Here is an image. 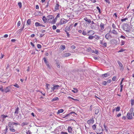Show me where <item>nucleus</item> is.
Segmentation results:
<instances>
[{
	"instance_id": "603ef678",
	"label": "nucleus",
	"mask_w": 134,
	"mask_h": 134,
	"mask_svg": "<svg viewBox=\"0 0 134 134\" xmlns=\"http://www.w3.org/2000/svg\"><path fill=\"white\" fill-rule=\"evenodd\" d=\"M96 8L98 10V12H99V13H100L101 10L99 8V7H97Z\"/></svg>"
},
{
	"instance_id": "37998d69",
	"label": "nucleus",
	"mask_w": 134,
	"mask_h": 134,
	"mask_svg": "<svg viewBox=\"0 0 134 134\" xmlns=\"http://www.w3.org/2000/svg\"><path fill=\"white\" fill-rule=\"evenodd\" d=\"M18 5L19 7L20 8H21L22 7V3L21 2H19L18 3Z\"/></svg>"
},
{
	"instance_id": "7ed1b4c3",
	"label": "nucleus",
	"mask_w": 134,
	"mask_h": 134,
	"mask_svg": "<svg viewBox=\"0 0 134 134\" xmlns=\"http://www.w3.org/2000/svg\"><path fill=\"white\" fill-rule=\"evenodd\" d=\"M110 75V72H108L106 73L102 74L101 75V77L103 78H104V77H108Z\"/></svg>"
},
{
	"instance_id": "a211bd4d",
	"label": "nucleus",
	"mask_w": 134,
	"mask_h": 134,
	"mask_svg": "<svg viewBox=\"0 0 134 134\" xmlns=\"http://www.w3.org/2000/svg\"><path fill=\"white\" fill-rule=\"evenodd\" d=\"M111 33L115 35H117L118 34V32L114 29L112 30Z\"/></svg>"
},
{
	"instance_id": "9d476101",
	"label": "nucleus",
	"mask_w": 134,
	"mask_h": 134,
	"mask_svg": "<svg viewBox=\"0 0 134 134\" xmlns=\"http://www.w3.org/2000/svg\"><path fill=\"white\" fill-rule=\"evenodd\" d=\"M10 87L8 86L4 89V91L6 93H7L8 92H9L10 91Z\"/></svg>"
},
{
	"instance_id": "f257e3e1",
	"label": "nucleus",
	"mask_w": 134,
	"mask_h": 134,
	"mask_svg": "<svg viewBox=\"0 0 134 134\" xmlns=\"http://www.w3.org/2000/svg\"><path fill=\"white\" fill-rule=\"evenodd\" d=\"M132 29V27L130 26L129 24L126 23L123 24V29L126 32H130Z\"/></svg>"
},
{
	"instance_id": "bf43d9fd",
	"label": "nucleus",
	"mask_w": 134,
	"mask_h": 134,
	"mask_svg": "<svg viewBox=\"0 0 134 134\" xmlns=\"http://www.w3.org/2000/svg\"><path fill=\"white\" fill-rule=\"evenodd\" d=\"M1 116L3 118H4L6 117H7L8 116L7 115H1Z\"/></svg>"
},
{
	"instance_id": "09e8293b",
	"label": "nucleus",
	"mask_w": 134,
	"mask_h": 134,
	"mask_svg": "<svg viewBox=\"0 0 134 134\" xmlns=\"http://www.w3.org/2000/svg\"><path fill=\"white\" fill-rule=\"evenodd\" d=\"M91 48L90 47H89L87 48L86 51L88 52H89L91 51Z\"/></svg>"
},
{
	"instance_id": "58836bf2",
	"label": "nucleus",
	"mask_w": 134,
	"mask_h": 134,
	"mask_svg": "<svg viewBox=\"0 0 134 134\" xmlns=\"http://www.w3.org/2000/svg\"><path fill=\"white\" fill-rule=\"evenodd\" d=\"M131 106L134 105V100L133 99H131Z\"/></svg>"
},
{
	"instance_id": "6e6552de",
	"label": "nucleus",
	"mask_w": 134,
	"mask_h": 134,
	"mask_svg": "<svg viewBox=\"0 0 134 134\" xmlns=\"http://www.w3.org/2000/svg\"><path fill=\"white\" fill-rule=\"evenodd\" d=\"M84 20L87 23H91V20L89 18H87V17H85Z\"/></svg>"
},
{
	"instance_id": "8fccbe9b",
	"label": "nucleus",
	"mask_w": 134,
	"mask_h": 134,
	"mask_svg": "<svg viewBox=\"0 0 134 134\" xmlns=\"http://www.w3.org/2000/svg\"><path fill=\"white\" fill-rule=\"evenodd\" d=\"M120 110V107H118L116 108V111H119Z\"/></svg>"
},
{
	"instance_id": "393cba45",
	"label": "nucleus",
	"mask_w": 134,
	"mask_h": 134,
	"mask_svg": "<svg viewBox=\"0 0 134 134\" xmlns=\"http://www.w3.org/2000/svg\"><path fill=\"white\" fill-rule=\"evenodd\" d=\"M59 99L58 97H56L52 99V101L53 102L56 100H58Z\"/></svg>"
},
{
	"instance_id": "4d7b16f0",
	"label": "nucleus",
	"mask_w": 134,
	"mask_h": 134,
	"mask_svg": "<svg viewBox=\"0 0 134 134\" xmlns=\"http://www.w3.org/2000/svg\"><path fill=\"white\" fill-rule=\"evenodd\" d=\"M26 134H31L32 133L29 130L28 131H26Z\"/></svg>"
},
{
	"instance_id": "6e6d98bb",
	"label": "nucleus",
	"mask_w": 134,
	"mask_h": 134,
	"mask_svg": "<svg viewBox=\"0 0 134 134\" xmlns=\"http://www.w3.org/2000/svg\"><path fill=\"white\" fill-rule=\"evenodd\" d=\"M21 24V22L20 21H19L18 22V23H17V26L19 27L20 25Z\"/></svg>"
},
{
	"instance_id": "4468645a",
	"label": "nucleus",
	"mask_w": 134,
	"mask_h": 134,
	"mask_svg": "<svg viewBox=\"0 0 134 134\" xmlns=\"http://www.w3.org/2000/svg\"><path fill=\"white\" fill-rule=\"evenodd\" d=\"M60 86L58 85H53V87L54 88L53 89H54L55 90H57L59 88V87H60Z\"/></svg>"
},
{
	"instance_id": "864d4df0",
	"label": "nucleus",
	"mask_w": 134,
	"mask_h": 134,
	"mask_svg": "<svg viewBox=\"0 0 134 134\" xmlns=\"http://www.w3.org/2000/svg\"><path fill=\"white\" fill-rule=\"evenodd\" d=\"M12 125V122H9L8 123V126H9V127H12L11 126Z\"/></svg>"
},
{
	"instance_id": "e2e57ef3",
	"label": "nucleus",
	"mask_w": 134,
	"mask_h": 134,
	"mask_svg": "<svg viewBox=\"0 0 134 134\" xmlns=\"http://www.w3.org/2000/svg\"><path fill=\"white\" fill-rule=\"evenodd\" d=\"M55 64H58V63H59V61L58 60L55 59Z\"/></svg>"
},
{
	"instance_id": "a878e982",
	"label": "nucleus",
	"mask_w": 134,
	"mask_h": 134,
	"mask_svg": "<svg viewBox=\"0 0 134 134\" xmlns=\"http://www.w3.org/2000/svg\"><path fill=\"white\" fill-rule=\"evenodd\" d=\"M101 130H102L100 128H99V129L98 128H97L96 129V132L97 133H98L100 132H101Z\"/></svg>"
},
{
	"instance_id": "f8f14e48",
	"label": "nucleus",
	"mask_w": 134,
	"mask_h": 134,
	"mask_svg": "<svg viewBox=\"0 0 134 134\" xmlns=\"http://www.w3.org/2000/svg\"><path fill=\"white\" fill-rule=\"evenodd\" d=\"M72 113H74L76 114V115H77V114L75 113L74 111H71L70 113H69L66 114L65 116L64 117H63V118H68L69 115H70Z\"/></svg>"
},
{
	"instance_id": "f03ea898",
	"label": "nucleus",
	"mask_w": 134,
	"mask_h": 134,
	"mask_svg": "<svg viewBox=\"0 0 134 134\" xmlns=\"http://www.w3.org/2000/svg\"><path fill=\"white\" fill-rule=\"evenodd\" d=\"M67 22V20L65 19L64 18H62L60 19L59 22L60 25H61L65 24Z\"/></svg>"
},
{
	"instance_id": "a18cd8bd",
	"label": "nucleus",
	"mask_w": 134,
	"mask_h": 134,
	"mask_svg": "<svg viewBox=\"0 0 134 134\" xmlns=\"http://www.w3.org/2000/svg\"><path fill=\"white\" fill-rule=\"evenodd\" d=\"M97 125L96 124H94L92 126V128L93 130H94L96 129V127Z\"/></svg>"
},
{
	"instance_id": "3c124183",
	"label": "nucleus",
	"mask_w": 134,
	"mask_h": 134,
	"mask_svg": "<svg viewBox=\"0 0 134 134\" xmlns=\"http://www.w3.org/2000/svg\"><path fill=\"white\" fill-rule=\"evenodd\" d=\"M82 34L84 35H86L87 34L85 30H83L82 32Z\"/></svg>"
},
{
	"instance_id": "7c9ffc66",
	"label": "nucleus",
	"mask_w": 134,
	"mask_h": 134,
	"mask_svg": "<svg viewBox=\"0 0 134 134\" xmlns=\"http://www.w3.org/2000/svg\"><path fill=\"white\" fill-rule=\"evenodd\" d=\"M125 41H124L123 40H121V44H120V45L121 46H122V45H124V44H125Z\"/></svg>"
},
{
	"instance_id": "39448f33",
	"label": "nucleus",
	"mask_w": 134,
	"mask_h": 134,
	"mask_svg": "<svg viewBox=\"0 0 134 134\" xmlns=\"http://www.w3.org/2000/svg\"><path fill=\"white\" fill-rule=\"evenodd\" d=\"M132 115V114L128 112L127 115V118L130 120L132 119L133 118Z\"/></svg>"
},
{
	"instance_id": "412c9836",
	"label": "nucleus",
	"mask_w": 134,
	"mask_h": 134,
	"mask_svg": "<svg viewBox=\"0 0 134 134\" xmlns=\"http://www.w3.org/2000/svg\"><path fill=\"white\" fill-rule=\"evenodd\" d=\"M57 20V19L55 18L54 19H53L52 21L51 22L52 24H54L55 23Z\"/></svg>"
},
{
	"instance_id": "e433bc0d",
	"label": "nucleus",
	"mask_w": 134,
	"mask_h": 134,
	"mask_svg": "<svg viewBox=\"0 0 134 134\" xmlns=\"http://www.w3.org/2000/svg\"><path fill=\"white\" fill-rule=\"evenodd\" d=\"M74 90H72V91L74 93H77L78 92V90L76 88H74Z\"/></svg>"
},
{
	"instance_id": "f3484780",
	"label": "nucleus",
	"mask_w": 134,
	"mask_h": 134,
	"mask_svg": "<svg viewBox=\"0 0 134 134\" xmlns=\"http://www.w3.org/2000/svg\"><path fill=\"white\" fill-rule=\"evenodd\" d=\"M42 20L44 23H46L47 20V18H46L45 16H44L43 17Z\"/></svg>"
},
{
	"instance_id": "5701e85b",
	"label": "nucleus",
	"mask_w": 134,
	"mask_h": 134,
	"mask_svg": "<svg viewBox=\"0 0 134 134\" xmlns=\"http://www.w3.org/2000/svg\"><path fill=\"white\" fill-rule=\"evenodd\" d=\"M31 19H28L27 21V25H30L31 24Z\"/></svg>"
},
{
	"instance_id": "de8ad7c7",
	"label": "nucleus",
	"mask_w": 134,
	"mask_h": 134,
	"mask_svg": "<svg viewBox=\"0 0 134 134\" xmlns=\"http://www.w3.org/2000/svg\"><path fill=\"white\" fill-rule=\"evenodd\" d=\"M61 48L63 50H64L65 48V46L64 45H62L60 46Z\"/></svg>"
},
{
	"instance_id": "5fc2aeb1",
	"label": "nucleus",
	"mask_w": 134,
	"mask_h": 134,
	"mask_svg": "<svg viewBox=\"0 0 134 134\" xmlns=\"http://www.w3.org/2000/svg\"><path fill=\"white\" fill-rule=\"evenodd\" d=\"M37 47L38 48L40 49L41 48L42 46L40 44H37Z\"/></svg>"
},
{
	"instance_id": "b1692460",
	"label": "nucleus",
	"mask_w": 134,
	"mask_h": 134,
	"mask_svg": "<svg viewBox=\"0 0 134 134\" xmlns=\"http://www.w3.org/2000/svg\"><path fill=\"white\" fill-rule=\"evenodd\" d=\"M14 127L13 126L11 127H9V129L10 131L12 132H15V130L13 129Z\"/></svg>"
},
{
	"instance_id": "2f4dec72",
	"label": "nucleus",
	"mask_w": 134,
	"mask_h": 134,
	"mask_svg": "<svg viewBox=\"0 0 134 134\" xmlns=\"http://www.w3.org/2000/svg\"><path fill=\"white\" fill-rule=\"evenodd\" d=\"M63 111L64 110L63 109H60L58 110L57 113V114H59L60 113H62Z\"/></svg>"
},
{
	"instance_id": "72a5a7b5",
	"label": "nucleus",
	"mask_w": 134,
	"mask_h": 134,
	"mask_svg": "<svg viewBox=\"0 0 134 134\" xmlns=\"http://www.w3.org/2000/svg\"><path fill=\"white\" fill-rule=\"evenodd\" d=\"M113 42L116 45L118 44V41L116 39H114L113 40Z\"/></svg>"
},
{
	"instance_id": "bb28decb",
	"label": "nucleus",
	"mask_w": 134,
	"mask_h": 134,
	"mask_svg": "<svg viewBox=\"0 0 134 134\" xmlns=\"http://www.w3.org/2000/svg\"><path fill=\"white\" fill-rule=\"evenodd\" d=\"M19 108L18 107L15 110V114H18L19 113Z\"/></svg>"
},
{
	"instance_id": "c756f323",
	"label": "nucleus",
	"mask_w": 134,
	"mask_h": 134,
	"mask_svg": "<svg viewBox=\"0 0 134 134\" xmlns=\"http://www.w3.org/2000/svg\"><path fill=\"white\" fill-rule=\"evenodd\" d=\"M68 99H71L74 100H76V101H79V99H74L73 98H72L70 97V96H69L68 97Z\"/></svg>"
},
{
	"instance_id": "c9c22d12",
	"label": "nucleus",
	"mask_w": 134,
	"mask_h": 134,
	"mask_svg": "<svg viewBox=\"0 0 134 134\" xmlns=\"http://www.w3.org/2000/svg\"><path fill=\"white\" fill-rule=\"evenodd\" d=\"M94 38L97 40L99 39L100 38V37L97 35H95L94 36Z\"/></svg>"
},
{
	"instance_id": "cd10ccee",
	"label": "nucleus",
	"mask_w": 134,
	"mask_h": 134,
	"mask_svg": "<svg viewBox=\"0 0 134 134\" xmlns=\"http://www.w3.org/2000/svg\"><path fill=\"white\" fill-rule=\"evenodd\" d=\"M99 111V110L98 109H96L95 110V114H98Z\"/></svg>"
},
{
	"instance_id": "1a4fd4ad",
	"label": "nucleus",
	"mask_w": 134,
	"mask_h": 134,
	"mask_svg": "<svg viewBox=\"0 0 134 134\" xmlns=\"http://www.w3.org/2000/svg\"><path fill=\"white\" fill-rule=\"evenodd\" d=\"M35 26L36 27L38 26H42L43 27H45V26L43 25L38 23L37 22H36L35 23Z\"/></svg>"
},
{
	"instance_id": "338daca9",
	"label": "nucleus",
	"mask_w": 134,
	"mask_h": 134,
	"mask_svg": "<svg viewBox=\"0 0 134 134\" xmlns=\"http://www.w3.org/2000/svg\"><path fill=\"white\" fill-rule=\"evenodd\" d=\"M56 29V27L55 25H53L52 26V29L53 30H55Z\"/></svg>"
},
{
	"instance_id": "4c0bfd02",
	"label": "nucleus",
	"mask_w": 134,
	"mask_h": 134,
	"mask_svg": "<svg viewBox=\"0 0 134 134\" xmlns=\"http://www.w3.org/2000/svg\"><path fill=\"white\" fill-rule=\"evenodd\" d=\"M70 30V26H69V27L67 26L65 28V30L68 31H69V30Z\"/></svg>"
},
{
	"instance_id": "13d9d810",
	"label": "nucleus",
	"mask_w": 134,
	"mask_h": 134,
	"mask_svg": "<svg viewBox=\"0 0 134 134\" xmlns=\"http://www.w3.org/2000/svg\"><path fill=\"white\" fill-rule=\"evenodd\" d=\"M60 134H68V133L66 132L62 131L60 133Z\"/></svg>"
},
{
	"instance_id": "680f3d73",
	"label": "nucleus",
	"mask_w": 134,
	"mask_h": 134,
	"mask_svg": "<svg viewBox=\"0 0 134 134\" xmlns=\"http://www.w3.org/2000/svg\"><path fill=\"white\" fill-rule=\"evenodd\" d=\"M21 114H19V115L18 116V119H21Z\"/></svg>"
},
{
	"instance_id": "473e14b6",
	"label": "nucleus",
	"mask_w": 134,
	"mask_h": 134,
	"mask_svg": "<svg viewBox=\"0 0 134 134\" xmlns=\"http://www.w3.org/2000/svg\"><path fill=\"white\" fill-rule=\"evenodd\" d=\"M43 60L44 61V63H45V64H47V63H48V61L47 60L46 58V57H44L43 58Z\"/></svg>"
},
{
	"instance_id": "c03bdc74",
	"label": "nucleus",
	"mask_w": 134,
	"mask_h": 134,
	"mask_svg": "<svg viewBox=\"0 0 134 134\" xmlns=\"http://www.w3.org/2000/svg\"><path fill=\"white\" fill-rule=\"evenodd\" d=\"M47 67L49 69H51V67L50 65L49 64V62L47 64H46Z\"/></svg>"
},
{
	"instance_id": "aec40b11",
	"label": "nucleus",
	"mask_w": 134,
	"mask_h": 134,
	"mask_svg": "<svg viewBox=\"0 0 134 134\" xmlns=\"http://www.w3.org/2000/svg\"><path fill=\"white\" fill-rule=\"evenodd\" d=\"M71 55V54L70 53H64V55L65 57H67Z\"/></svg>"
},
{
	"instance_id": "20e7f679",
	"label": "nucleus",
	"mask_w": 134,
	"mask_h": 134,
	"mask_svg": "<svg viewBox=\"0 0 134 134\" xmlns=\"http://www.w3.org/2000/svg\"><path fill=\"white\" fill-rule=\"evenodd\" d=\"M59 3L58 2H56V3L55 4L54 7V10L55 11H56L58 10L59 9Z\"/></svg>"
},
{
	"instance_id": "774afa93",
	"label": "nucleus",
	"mask_w": 134,
	"mask_h": 134,
	"mask_svg": "<svg viewBox=\"0 0 134 134\" xmlns=\"http://www.w3.org/2000/svg\"><path fill=\"white\" fill-rule=\"evenodd\" d=\"M103 45L105 47H106L107 46V43H104L103 44Z\"/></svg>"
},
{
	"instance_id": "f704fd0d",
	"label": "nucleus",
	"mask_w": 134,
	"mask_h": 134,
	"mask_svg": "<svg viewBox=\"0 0 134 134\" xmlns=\"http://www.w3.org/2000/svg\"><path fill=\"white\" fill-rule=\"evenodd\" d=\"M94 38V36H90L88 37V39L90 40H92Z\"/></svg>"
},
{
	"instance_id": "6ab92c4d",
	"label": "nucleus",
	"mask_w": 134,
	"mask_h": 134,
	"mask_svg": "<svg viewBox=\"0 0 134 134\" xmlns=\"http://www.w3.org/2000/svg\"><path fill=\"white\" fill-rule=\"evenodd\" d=\"M25 24H24L23 25V26L20 29L18 30V31H19V32L20 33H21L22 31L24 29V27Z\"/></svg>"
},
{
	"instance_id": "ea45409f",
	"label": "nucleus",
	"mask_w": 134,
	"mask_h": 134,
	"mask_svg": "<svg viewBox=\"0 0 134 134\" xmlns=\"http://www.w3.org/2000/svg\"><path fill=\"white\" fill-rule=\"evenodd\" d=\"M107 82L105 81H103L102 82V85L103 86H105L107 84Z\"/></svg>"
},
{
	"instance_id": "ddd939ff",
	"label": "nucleus",
	"mask_w": 134,
	"mask_h": 134,
	"mask_svg": "<svg viewBox=\"0 0 134 134\" xmlns=\"http://www.w3.org/2000/svg\"><path fill=\"white\" fill-rule=\"evenodd\" d=\"M47 20L48 21L53 19L54 17L52 15H49L47 16Z\"/></svg>"
},
{
	"instance_id": "9b49d317",
	"label": "nucleus",
	"mask_w": 134,
	"mask_h": 134,
	"mask_svg": "<svg viewBox=\"0 0 134 134\" xmlns=\"http://www.w3.org/2000/svg\"><path fill=\"white\" fill-rule=\"evenodd\" d=\"M67 130L69 133H72V128L71 126H69L67 129Z\"/></svg>"
},
{
	"instance_id": "0e129e2a",
	"label": "nucleus",
	"mask_w": 134,
	"mask_h": 134,
	"mask_svg": "<svg viewBox=\"0 0 134 134\" xmlns=\"http://www.w3.org/2000/svg\"><path fill=\"white\" fill-rule=\"evenodd\" d=\"M58 63L56 64V65L58 68H59L60 67V65L59 64V63Z\"/></svg>"
},
{
	"instance_id": "4be33fe9",
	"label": "nucleus",
	"mask_w": 134,
	"mask_h": 134,
	"mask_svg": "<svg viewBox=\"0 0 134 134\" xmlns=\"http://www.w3.org/2000/svg\"><path fill=\"white\" fill-rule=\"evenodd\" d=\"M133 110V108L132 107H131L128 113H130V114H132Z\"/></svg>"
},
{
	"instance_id": "0eeeda50",
	"label": "nucleus",
	"mask_w": 134,
	"mask_h": 134,
	"mask_svg": "<svg viewBox=\"0 0 134 134\" xmlns=\"http://www.w3.org/2000/svg\"><path fill=\"white\" fill-rule=\"evenodd\" d=\"M94 122V120L93 119V117L92 119L88 120L87 121V123L89 125H90L91 124H93V123Z\"/></svg>"
},
{
	"instance_id": "79ce46f5",
	"label": "nucleus",
	"mask_w": 134,
	"mask_h": 134,
	"mask_svg": "<svg viewBox=\"0 0 134 134\" xmlns=\"http://www.w3.org/2000/svg\"><path fill=\"white\" fill-rule=\"evenodd\" d=\"M13 86L17 88L19 87V85L16 83H15L14 85H13Z\"/></svg>"
},
{
	"instance_id": "052dcab7",
	"label": "nucleus",
	"mask_w": 134,
	"mask_h": 134,
	"mask_svg": "<svg viewBox=\"0 0 134 134\" xmlns=\"http://www.w3.org/2000/svg\"><path fill=\"white\" fill-rule=\"evenodd\" d=\"M120 38H122L123 39H125L126 38V37L122 35L120 37Z\"/></svg>"
},
{
	"instance_id": "69168bd1",
	"label": "nucleus",
	"mask_w": 134,
	"mask_h": 134,
	"mask_svg": "<svg viewBox=\"0 0 134 134\" xmlns=\"http://www.w3.org/2000/svg\"><path fill=\"white\" fill-rule=\"evenodd\" d=\"M127 18H125L123 19H122L121 20L122 22H123L125 21L126 20H127Z\"/></svg>"
},
{
	"instance_id": "dca6fc26",
	"label": "nucleus",
	"mask_w": 134,
	"mask_h": 134,
	"mask_svg": "<svg viewBox=\"0 0 134 134\" xmlns=\"http://www.w3.org/2000/svg\"><path fill=\"white\" fill-rule=\"evenodd\" d=\"M110 36V34L109 33H108L106 34L105 35V38L108 40L109 39V37Z\"/></svg>"
},
{
	"instance_id": "49530a36",
	"label": "nucleus",
	"mask_w": 134,
	"mask_h": 134,
	"mask_svg": "<svg viewBox=\"0 0 134 134\" xmlns=\"http://www.w3.org/2000/svg\"><path fill=\"white\" fill-rule=\"evenodd\" d=\"M64 31L66 33V34H67V36L68 37H70V35H69L68 32L67 31L65 30H64Z\"/></svg>"
},
{
	"instance_id": "c85d7f7f",
	"label": "nucleus",
	"mask_w": 134,
	"mask_h": 134,
	"mask_svg": "<svg viewBox=\"0 0 134 134\" xmlns=\"http://www.w3.org/2000/svg\"><path fill=\"white\" fill-rule=\"evenodd\" d=\"M112 28L113 29H116L118 30V29L116 28V25H115V24H114L112 23Z\"/></svg>"
},
{
	"instance_id": "2eb2a0df",
	"label": "nucleus",
	"mask_w": 134,
	"mask_h": 134,
	"mask_svg": "<svg viewBox=\"0 0 134 134\" xmlns=\"http://www.w3.org/2000/svg\"><path fill=\"white\" fill-rule=\"evenodd\" d=\"M104 25L103 23H101L100 25V27L101 30H103L104 29Z\"/></svg>"
},
{
	"instance_id": "423d86ee",
	"label": "nucleus",
	"mask_w": 134,
	"mask_h": 134,
	"mask_svg": "<svg viewBox=\"0 0 134 134\" xmlns=\"http://www.w3.org/2000/svg\"><path fill=\"white\" fill-rule=\"evenodd\" d=\"M117 63L119 65L120 69L122 70H123L124 67L121 63L119 61H117Z\"/></svg>"
},
{
	"instance_id": "a19ab883",
	"label": "nucleus",
	"mask_w": 134,
	"mask_h": 134,
	"mask_svg": "<svg viewBox=\"0 0 134 134\" xmlns=\"http://www.w3.org/2000/svg\"><path fill=\"white\" fill-rule=\"evenodd\" d=\"M125 50V49H123L122 48L120 50L118 51V53L123 52Z\"/></svg>"
}]
</instances>
